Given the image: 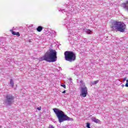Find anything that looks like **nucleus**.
I'll list each match as a JSON object with an SVG mask.
<instances>
[{"label":"nucleus","mask_w":128,"mask_h":128,"mask_svg":"<svg viewBox=\"0 0 128 128\" xmlns=\"http://www.w3.org/2000/svg\"><path fill=\"white\" fill-rule=\"evenodd\" d=\"M57 60L56 51L52 49L48 51L42 57L40 58V60H46L48 62H54Z\"/></svg>","instance_id":"obj_1"},{"label":"nucleus","mask_w":128,"mask_h":128,"mask_svg":"<svg viewBox=\"0 0 128 128\" xmlns=\"http://www.w3.org/2000/svg\"><path fill=\"white\" fill-rule=\"evenodd\" d=\"M53 110L60 123L63 122H66V120H68V122H72V120H74L72 118L64 114V112L63 111L58 108H54L53 109Z\"/></svg>","instance_id":"obj_2"},{"label":"nucleus","mask_w":128,"mask_h":128,"mask_svg":"<svg viewBox=\"0 0 128 128\" xmlns=\"http://www.w3.org/2000/svg\"><path fill=\"white\" fill-rule=\"evenodd\" d=\"M111 28L113 30H117L120 32H124L126 26L122 22H115L112 24Z\"/></svg>","instance_id":"obj_3"},{"label":"nucleus","mask_w":128,"mask_h":128,"mask_svg":"<svg viewBox=\"0 0 128 128\" xmlns=\"http://www.w3.org/2000/svg\"><path fill=\"white\" fill-rule=\"evenodd\" d=\"M64 60L69 62H72L76 60V56L74 52L72 51H66L64 53Z\"/></svg>","instance_id":"obj_4"},{"label":"nucleus","mask_w":128,"mask_h":128,"mask_svg":"<svg viewBox=\"0 0 128 128\" xmlns=\"http://www.w3.org/2000/svg\"><path fill=\"white\" fill-rule=\"evenodd\" d=\"M4 98V104L6 106H12L14 104V96L10 94L6 95Z\"/></svg>","instance_id":"obj_5"},{"label":"nucleus","mask_w":128,"mask_h":128,"mask_svg":"<svg viewBox=\"0 0 128 128\" xmlns=\"http://www.w3.org/2000/svg\"><path fill=\"white\" fill-rule=\"evenodd\" d=\"M80 82V86H81V90H80V96H83V98H86V94H88V88L86 86V84L82 82V80Z\"/></svg>","instance_id":"obj_6"},{"label":"nucleus","mask_w":128,"mask_h":128,"mask_svg":"<svg viewBox=\"0 0 128 128\" xmlns=\"http://www.w3.org/2000/svg\"><path fill=\"white\" fill-rule=\"evenodd\" d=\"M64 25L66 26L67 28H68V26H70L72 25V23L68 21H66V20H64Z\"/></svg>","instance_id":"obj_7"},{"label":"nucleus","mask_w":128,"mask_h":128,"mask_svg":"<svg viewBox=\"0 0 128 128\" xmlns=\"http://www.w3.org/2000/svg\"><path fill=\"white\" fill-rule=\"evenodd\" d=\"M92 122H96V124H98L100 120L98 119H96V118L93 117L92 118Z\"/></svg>","instance_id":"obj_8"},{"label":"nucleus","mask_w":128,"mask_h":128,"mask_svg":"<svg viewBox=\"0 0 128 128\" xmlns=\"http://www.w3.org/2000/svg\"><path fill=\"white\" fill-rule=\"evenodd\" d=\"M10 32H12V34H13V36H20V32H14V30H10Z\"/></svg>","instance_id":"obj_9"},{"label":"nucleus","mask_w":128,"mask_h":128,"mask_svg":"<svg viewBox=\"0 0 128 128\" xmlns=\"http://www.w3.org/2000/svg\"><path fill=\"white\" fill-rule=\"evenodd\" d=\"M36 30L38 32H40L42 30V26H39L37 28Z\"/></svg>","instance_id":"obj_10"},{"label":"nucleus","mask_w":128,"mask_h":128,"mask_svg":"<svg viewBox=\"0 0 128 128\" xmlns=\"http://www.w3.org/2000/svg\"><path fill=\"white\" fill-rule=\"evenodd\" d=\"M84 31L86 32V34H90L92 32V30L88 29H85Z\"/></svg>","instance_id":"obj_11"},{"label":"nucleus","mask_w":128,"mask_h":128,"mask_svg":"<svg viewBox=\"0 0 128 128\" xmlns=\"http://www.w3.org/2000/svg\"><path fill=\"white\" fill-rule=\"evenodd\" d=\"M10 84L12 88H14V80H12V79H10Z\"/></svg>","instance_id":"obj_12"},{"label":"nucleus","mask_w":128,"mask_h":128,"mask_svg":"<svg viewBox=\"0 0 128 128\" xmlns=\"http://www.w3.org/2000/svg\"><path fill=\"white\" fill-rule=\"evenodd\" d=\"M98 82H99L98 80L94 81L92 82V85L96 84H98Z\"/></svg>","instance_id":"obj_13"},{"label":"nucleus","mask_w":128,"mask_h":128,"mask_svg":"<svg viewBox=\"0 0 128 128\" xmlns=\"http://www.w3.org/2000/svg\"><path fill=\"white\" fill-rule=\"evenodd\" d=\"M90 126V123H88H88L86 124V128H91Z\"/></svg>","instance_id":"obj_14"},{"label":"nucleus","mask_w":128,"mask_h":128,"mask_svg":"<svg viewBox=\"0 0 128 128\" xmlns=\"http://www.w3.org/2000/svg\"><path fill=\"white\" fill-rule=\"evenodd\" d=\"M59 12H66V10H64H64L60 9L59 10Z\"/></svg>","instance_id":"obj_15"},{"label":"nucleus","mask_w":128,"mask_h":128,"mask_svg":"<svg viewBox=\"0 0 128 128\" xmlns=\"http://www.w3.org/2000/svg\"><path fill=\"white\" fill-rule=\"evenodd\" d=\"M125 86L128 88V80H126V84Z\"/></svg>","instance_id":"obj_16"},{"label":"nucleus","mask_w":128,"mask_h":128,"mask_svg":"<svg viewBox=\"0 0 128 128\" xmlns=\"http://www.w3.org/2000/svg\"><path fill=\"white\" fill-rule=\"evenodd\" d=\"M48 128H54L52 125H50Z\"/></svg>","instance_id":"obj_17"},{"label":"nucleus","mask_w":128,"mask_h":128,"mask_svg":"<svg viewBox=\"0 0 128 128\" xmlns=\"http://www.w3.org/2000/svg\"><path fill=\"white\" fill-rule=\"evenodd\" d=\"M37 110H42V107H38V108H37Z\"/></svg>","instance_id":"obj_18"},{"label":"nucleus","mask_w":128,"mask_h":128,"mask_svg":"<svg viewBox=\"0 0 128 128\" xmlns=\"http://www.w3.org/2000/svg\"><path fill=\"white\" fill-rule=\"evenodd\" d=\"M62 86H63V88H66V85L65 84L62 85Z\"/></svg>","instance_id":"obj_19"},{"label":"nucleus","mask_w":128,"mask_h":128,"mask_svg":"<svg viewBox=\"0 0 128 128\" xmlns=\"http://www.w3.org/2000/svg\"><path fill=\"white\" fill-rule=\"evenodd\" d=\"M68 40L69 42H70V40H72V38H70V37H69V38H68Z\"/></svg>","instance_id":"obj_20"},{"label":"nucleus","mask_w":128,"mask_h":128,"mask_svg":"<svg viewBox=\"0 0 128 128\" xmlns=\"http://www.w3.org/2000/svg\"><path fill=\"white\" fill-rule=\"evenodd\" d=\"M62 94H66V90L63 91Z\"/></svg>","instance_id":"obj_21"},{"label":"nucleus","mask_w":128,"mask_h":128,"mask_svg":"<svg viewBox=\"0 0 128 128\" xmlns=\"http://www.w3.org/2000/svg\"><path fill=\"white\" fill-rule=\"evenodd\" d=\"M66 8H68V5H66Z\"/></svg>","instance_id":"obj_22"},{"label":"nucleus","mask_w":128,"mask_h":128,"mask_svg":"<svg viewBox=\"0 0 128 128\" xmlns=\"http://www.w3.org/2000/svg\"><path fill=\"white\" fill-rule=\"evenodd\" d=\"M126 80V78H124V80H123V82H124Z\"/></svg>","instance_id":"obj_23"},{"label":"nucleus","mask_w":128,"mask_h":128,"mask_svg":"<svg viewBox=\"0 0 128 128\" xmlns=\"http://www.w3.org/2000/svg\"><path fill=\"white\" fill-rule=\"evenodd\" d=\"M122 86L124 88V85L122 84Z\"/></svg>","instance_id":"obj_24"},{"label":"nucleus","mask_w":128,"mask_h":128,"mask_svg":"<svg viewBox=\"0 0 128 128\" xmlns=\"http://www.w3.org/2000/svg\"><path fill=\"white\" fill-rule=\"evenodd\" d=\"M59 68H60V69H61L62 68L59 67Z\"/></svg>","instance_id":"obj_25"},{"label":"nucleus","mask_w":128,"mask_h":128,"mask_svg":"<svg viewBox=\"0 0 128 128\" xmlns=\"http://www.w3.org/2000/svg\"><path fill=\"white\" fill-rule=\"evenodd\" d=\"M74 0V2H76V0Z\"/></svg>","instance_id":"obj_26"},{"label":"nucleus","mask_w":128,"mask_h":128,"mask_svg":"<svg viewBox=\"0 0 128 128\" xmlns=\"http://www.w3.org/2000/svg\"><path fill=\"white\" fill-rule=\"evenodd\" d=\"M70 80H72V78H70Z\"/></svg>","instance_id":"obj_27"},{"label":"nucleus","mask_w":128,"mask_h":128,"mask_svg":"<svg viewBox=\"0 0 128 128\" xmlns=\"http://www.w3.org/2000/svg\"><path fill=\"white\" fill-rule=\"evenodd\" d=\"M0 128H2V126H0Z\"/></svg>","instance_id":"obj_28"}]
</instances>
